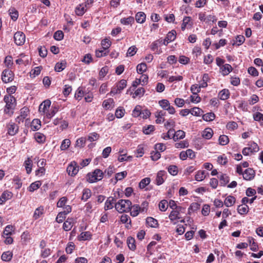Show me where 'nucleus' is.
<instances>
[{
	"label": "nucleus",
	"mask_w": 263,
	"mask_h": 263,
	"mask_svg": "<svg viewBox=\"0 0 263 263\" xmlns=\"http://www.w3.org/2000/svg\"><path fill=\"white\" fill-rule=\"evenodd\" d=\"M146 222L148 226L152 228H157L158 226L157 220L151 217H148L146 218Z\"/></svg>",
	"instance_id": "17"
},
{
	"label": "nucleus",
	"mask_w": 263,
	"mask_h": 263,
	"mask_svg": "<svg viewBox=\"0 0 263 263\" xmlns=\"http://www.w3.org/2000/svg\"><path fill=\"white\" fill-rule=\"evenodd\" d=\"M220 184L222 185H226L229 181V177L226 174H222L219 176Z\"/></svg>",
	"instance_id": "37"
},
{
	"label": "nucleus",
	"mask_w": 263,
	"mask_h": 263,
	"mask_svg": "<svg viewBox=\"0 0 263 263\" xmlns=\"http://www.w3.org/2000/svg\"><path fill=\"white\" fill-rule=\"evenodd\" d=\"M151 182L149 178L146 177L141 180L139 184V186L140 189H144L147 185Z\"/></svg>",
	"instance_id": "45"
},
{
	"label": "nucleus",
	"mask_w": 263,
	"mask_h": 263,
	"mask_svg": "<svg viewBox=\"0 0 263 263\" xmlns=\"http://www.w3.org/2000/svg\"><path fill=\"white\" fill-rule=\"evenodd\" d=\"M140 210L141 208L138 205H134L133 206L131 205V208L129 210L131 216L133 217L137 216L139 214Z\"/></svg>",
	"instance_id": "22"
},
{
	"label": "nucleus",
	"mask_w": 263,
	"mask_h": 263,
	"mask_svg": "<svg viewBox=\"0 0 263 263\" xmlns=\"http://www.w3.org/2000/svg\"><path fill=\"white\" fill-rule=\"evenodd\" d=\"M232 66L228 64H224L220 67V71L222 75L227 76L232 70Z\"/></svg>",
	"instance_id": "13"
},
{
	"label": "nucleus",
	"mask_w": 263,
	"mask_h": 263,
	"mask_svg": "<svg viewBox=\"0 0 263 263\" xmlns=\"http://www.w3.org/2000/svg\"><path fill=\"white\" fill-rule=\"evenodd\" d=\"M70 145V141L68 139H65L62 142L60 148L62 151L67 149Z\"/></svg>",
	"instance_id": "38"
},
{
	"label": "nucleus",
	"mask_w": 263,
	"mask_h": 263,
	"mask_svg": "<svg viewBox=\"0 0 263 263\" xmlns=\"http://www.w3.org/2000/svg\"><path fill=\"white\" fill-rule=\"evenodd\" d=\"M73 223V219L72 218H68L63 224V229L66 231H69L72 228Z\"/></svg>",
	"instance_id": "18"
},
{
	"label": "nucleus",
	"mask_w": 263,
	"mask_h": 263,
	"mask_svg": "<svg viewBox=\"0 0 263 263\" xmlns=\"http://www.w3.org/2000/svg\"><path fill=\"white\" fill-rule=\"evenodd\" d=\"M24 165L27 174H30L32 171V161L29 158L24 162Z\"/></svg>",
	"instance_id": "26"
},
{
	"label": "nucleus",
	"mask_w": 263,
	"mask_h": 263,
	"mask_svg": "<svg viewBox=\"0 0 263 263\" xmlns=\"http://www.w3.org/2000/svg\"><path fill=\"white\" fill-rule=\"evenodd\" d=\"M162 42L159 40L153 42L151 45V49L153 51L157 52L158 54H159L161 52V51L158 49L159 44Z\"/></svg>",
	"instance_id": "24"
},
{
	"label": "nucleus",
	"mask_w": 263,
	"mask_h": 263,
	"mask_svg": "<svg viewBox=\"0 0 263 263\" xmlns=\"http://www.w3.org/2000/svg\"><path fill=\"white\" fill-rule=\"evenodd\" d=\"M127 243L129 249L132 251L135 250L136 246L135 245V240L133 237H128L127 239Z\"/></svg>",
	"instance_id": "28"
},
{
	"label": "nucleus",
	"mask_w": 263,
	"mask_h": 263,
	"mask_svg": "<svg viewBox=\"0 0 263 263\" xmlns=\"http://www.w3.org/2000/svg\"><path fill=\"white\" fill-rule=\"evenodd\" d=\"M151 157L153 161L158 160L161 157L160 153L157 151H153L151 152Z\"/></svg>",
	"instance_id": "64"
},
{
	"label": "nucleus",
	"mask_w": 263,
	"mask_h": 263,
	"mask_svg": "<svg viewBox=\"0 0 263 263\" xmlns=\"http://www.w3.org/2000/svg\"><path fill=\"white\" fill-rule=\"evenodd\" d=\"M51 105V101L49 100H46L43 101L39 106V111L40 112L46 114Z\"/></svg>",
	"instance_id": "12"
},
{
	"label": "nucleus",
	"mask_w": 263,
	"mask_h": 263,
	"mask_svg": "<svg viewBox=\"0 0 263 263\" xmlns=\"http://www.w3.org/2000/svg\"><path fill=\"white\" fill-rule=\"evenodd\" d=\"M165 174V172L163 171H160L157 173L156 182L158 185H160L164 182V179L163 177L164 176Z\"/></svg>",
	"instance_id": "14"
},
{
	"label": "nucleus",
	"mask_w": 263,
	"mask_h": 263,
	"mask_svg": "<svg viewBox=\"0 0 263 263\" xmlns=\"http://www.w3.org/2000/svg\"><path fill=\"white\" fill-rule=\"evenodd\" d=\"M255 176L254 171L251 168H247L243 173V178L246 180H251L254 178Z\"/></svg>",
	"instance_id": "11"
},
{
	"label": "nucleus",
	"mask_w": 263,
	"mask_h": 263,
	"mask_svg": "<svg viewBox=\"0 0 263 263\" xmlns=\"http://www.w3.org/2000/svg\"><path fill=\"white\" fill-rule=\"evenodd\" d=\"M91 195V192L90 190L88 189H85L83 190L81 199L84 201H86L88 198L90 197Z\"/></svg>",
	"instance_id": "33"
},
{
	"label": "nucleus",
	"mask_w": 263,
	"mask_h": 263,
	"mask_svg": "<svg viewBox=\"0 0 263 263\" xmlns=\"http://www.w3.org/2000/svg\"><path fill=\"white\" fill-rule=\"evenodd\" d=\"M115 199L112 197L108 198V199H107L105 203L104 209L105 211L113 208L114 204H115Z\"/></svg>",
	"instance_id": "15"
},
{
	"label": "nucleus",
	"mask_w": 263,
	"mask_h": 263,
	"mask_svg": "<svg viewBox=\"0 0 263 263\" xmlns=\"http://www.w3.org/2000/svg\"><path fill=\"white\" fill-rule=\"evenodd\" d=\"M215 115L213 112H209L202 115V119L205 121H211L215 119Z\"/></svg>",
	"instance_id": "35"
},
{
	"label": "nucleus",
	"mask_w": 263,
	"mask_h": 263,
	"mask_svg": "<svg viewBox=\"0 0 263 263\" xmlns=\"http://www.w3.org/2000/svg\"><path fill=\"white\" fill-rule=\"evenodd\" d=\"M176 36V32L175 30H172L171 31L169 32L166 36V40L168 41V42H172L175 39Z\"/></svg>",
	"instance_id": "44"
},
{
	"label": "nucleus",
	"mask_w": 263,
	"mask_h": 263,
	"mask_svg": "<svg viewBox=\"0 0 263 263\" xmlns=\"http://www.w3.org/2000/svg\"><path fill=\"white\" fill-rule=\"evenodd\" d=\"M168 204L166 200H161L159 204V208L161 211H165L167 210Z\"/></svg>",
	"instance_id": "47"
},
{
	"label": "nucleus",
	"mask_w": 263,
	"mask_h": 263,
	"mask_svg": "<svg viewBox=\"0 0 263 263\" xmlns=\"http://www.w3.org/2000/svg\"><path fill=\"white\" fill-rule=\"evenodd\" d=\"M111 42L108 39H105L101 42V45L103 49L107 50L110 46Z\"/></svg>",
	"instance_id": "48"
},
{
	"label": "nucleus",
	"mask_w": 263,
	"mask_h": 263,
	"mask_svg": "<svg viewBox=\"0 0 263 263\" xmlns=\"http://www.w3.org/2000/svg\"><path fill=\"white\" fill-rule=\"evenodd\" d=\"M64 33L61 30L57 31L53 35L54 39L57 41H61L63 39Z\"/></svg>",
	"instance_id": "56"
},
{
	"label": "nucleus",
	"mask_w": 263,
	"mask_h": 263,
	"mask_svg": "<svg viewBox=\"0 0 263 263\" xmlns=\"http://www.w3.org/2000/svg\"><path fill=\"white\" fill-rule=\"evenodd\" d=\"M84 96V92L83 90L80 87L78 88L74 95L75 98L78 100H80Z\"/></svg>",
	"instance_id": "53"
},
{
	"label": "nucleus",
	"mask_w": 263,
	"mask_h": 263,
	"mask_svg": "<svg viewBox=\"0 0 263 263\" xmlns=\"http://www.w3.org/2000/svg\"><path fill=\"white\" fill-rule=\"evenodd\" d=\"M108 53V50H106L104 49L101 50H98L96 51V55L98 58H101L103 56L106 55Z\"/></svg>",
	"instance_id": "59"
},
{
	"label": "nucleus",
	"mask_w": 263,
	"mask_h": 263,
	"mask_svg": "<svg viewBox=\"0 0 263 263\" xmlns=\"http://www.w3.org/2000/svg\"><path fill=\"white\" fill-rule=\"evenodd\" d=\"M34 138L39 143H42L45 140V136L40 133H36L34 135Z\"/></svg>",
	"instance_id": "51"
},
{
	"label": "nucleus",
	"mask_w": 263,
	"mask_h": 263,
	"mask_svg": "<svg viewBox=\"0 0 263 263\" xmlns=\"http://www.w3.org/2000/svg\"><path fill=\"white\" fill-rule=\"evenodd\" d=\"M85 7L86 6L83 4L78 6L75 10L76 14L80 16L83 15L86 11Z\"/></svg>",
	"instance_id": "29"
},
{
	"label": "nucleus",
	"mask_w": 263,
	"mask_h": 263,
	"mask_svg": "<svg viewBox=\"0 0 263 263\" xmlns=\"http://www.w3.org/2000/svg\"><path fill=\"white\" fill-rule=\"evenodd\" d=\"M146 69L147 65L145 63H140L137 66V71L139 73H142L146 70Z\"/></svg>",
	"instance_id": "42"
},
{
	"label": "nucleus",
	"mask_w": 263,
	"mask_h": 263,
	"mask_svg": "<svg viewBox=\"0 0 263 263\" xmlns=\"http://www.w3.org/2000/svg\"><path fill=\"white\" fill-rule=\"evenodd\" d=\"M205 177V172L204 171H198L195 176V180L197 181L203 180Z\"/></svg>",
	"instance_id": "31"
},
{
	"label": "nucleus",
	"mask_w": 263,
	"mask_h": 263,
	"mask_svg": "<svg viewBox=\"0 0 263 263\" xmlns=\"http://www.w3.org/2000/svg\"><path fill=\"white\" fill-rule=\"evenodd\" d=\"M126 81L125 80L122 79L120 80L118 84H117L116 87L117 89L119 90V92H121L124 88L126 87Z\"/></svg>",
	"instance_id": "40"
},
{
	"label": "nucleus",
	"mask_w": 263,
	"mask_h": 263,
	"mask_svg": "<svg viewBox=\"0 0 263 263\" xmlns=\"http://www.w3.org/2000/svg\"><path fill=\"white\" fill-rule=\"evenodd\" d=\"M185 209L180 206L175 207L171 212L168 217L171 221L181 218V213H184Z\"/></svg>",
	"instance_id": "4"
},
{
	"label": "nucleus",
	"mask_w": 263,
	"mask_h": 263,
	"mask_svg": "<svg viewBox=\"0 0 263 263\" xmlns=\"http://www.w3.org/2000/svg\"><path fill=\"white\" fill-rule=\"evenodd\" d=\"M159 104L164 110H165V108L170 105V103L167 100L162 99L159 101Z\"/></svg>",
	"instance_id": "63"
},
{
	"label": "nucleus",
	"mask_w": 263,
	"mask_h": 263,
	"mask_svg": "<svg viewBox=\"0 0 263 263\" xmlns=\"http://www.w3.org/2000/svg\"><path fill=\"white\" fill-rule=\"evenodd\" d=\"M44 208L43 206H40L35 209L33 217L34 219H38L43 214Z\"/></svg>",
	"instance_id": "30"
},
{
	"label": "nucleus",
	"mask_w": 263,
	"mask_h": 263,
	"mask_svg": "<svg viewBox=\"0 0 263 263\" xmlns=\"http://www.w3.org/2000/svg\"><path fill=\"white\" fill-rule=\"evenodd\" d=\"M41 183L40 181H35L30 185L28 188V190L30 192H32L38 189L41 186Z\"/></svg>",
	"instance_id": "43"
},
{
	"label": "nucleus",
	"mask_w": 263,
	"mask_h": 263,
	"mask_svg": "<svg viewBox=\"0 0 263 263\" xmlns=\"http://www.w3.org/2000/svg\"><path fill=\"white\" fill-rule=\"evenodd\" d=\"M8 134L11 136L15 135L18 130V126L14 122L10 121L7 125Z\"/></svg>",
	"instance_id": "9"
},
{
	"label": "nucleus",
	"mask_w": 263,
	"mask_h": 263,
	"mask_svg": "<svg viewBox=\"0 0 263 263\" xmlns=\"http://www.w3.org/2000/svg\"><path fill=\"white\" fill-rule=\"evenodd\" d=\"M114 103L113 99L109 98L103 102L102 106L106 109H109L112 108V104Z\"/></svg>",
	"instance_id": "23"
},
{
	"label": "nucleus",
	"mask_w": 263,
	"mask_h": 263,
	"mask_svg": "<svg viewBox=\"0 0 263 263\" xmlns=\"http://www.w3.org/2000/svg\"><path fill=\"white\" fill-rule=\"evenodd\" d=\"M103 177V172L99 169H96L92 173L87 174V180L89 183H93L102 180Z\"/></svg>",
	"instance_id": "3"
},
{
	"label": "nucleus",
	"mask_w": 263,
	"mask_h": 263,
	"mask_svg": "<svg viewBox=\"0 0 263 263\" xmlns=\"http://www.w3.org/2000/svg\"><path fill=\"white\" fill-rule=\"evenodd\" d=\"M137 51V48L135 46H133L129 47L126 53V56H133L134 55Z\"/></svg>",
	"instance_id": "58"
},
{
	"label": "nucleus",
	"mask_w": 263,
	"mask_h": 263,
	"mask_svg": "<svg viewBox=\"0 0 263 263\" xmlns=\"http://www.w3.org/2000/svg\"><path fill=\"white\" fill-rule=\"evenodd\" d=\"M213 135V130L210 128H207L203 131L202 136L206 139H210L212 137Z\"/></svg>",
	"instance_id": "21"
},
{
	"label": "nucleus",
	"mask_w": 263,
	"mask_h": 263,
	"mask_svg": "<svg viewBox=\"0 0 263 263\" xmlns=\"http://www.w3.org/2000/svg\"><path fill=\"white\" fill-rule=\"evenodd\" d=\"M154 130L155 127L152 125H149L147 126H144L143 128V132L146 135L150 134Z\"/></svg>",
	"instance_id": "54"
},
{
	"label": "nucleus",
	"mask_w": 263,
	"mask_h": 263,
	"mask_svg": "<svg viewBox=\"0 0 263 263\" xmlns=\"http://www.w3.org/2000/svg\"><path fill=\"white\" fill-rule=\"evenodd\" d=\"M191 114L195 116H200L203 112V110L197 107H195L190 109Z\"/></svg>",
	"instance_id": "34"
},
{
	"label": "nucleus",
	"mask_w": 263,
	"mask_h": 263,
	"mask_svg": "<svg viewBox=\"0 0 263 263\" xmlns=\"http://www.w3.org/2000/svg\"><path fill=\"white\" fill-rule=\"evenodd\" d=\"M4 101L6 103L5 108L4 112L5 114L10 116L12 115L13 113V109L16 106V100L15 98L12 96H5L4 98Z\"/></svg>",
	"instance_id": "1"
},
{
	"label": "nucleus",
	"mask_w": 263,
	"mask_h": 263,
	"mask_svg": "<svg viewBox=\"0 0 263 263\" xmlns=\"http://www.w3.org/2000/svg\"><path fill=\"white\" fill-rule=\"evenodd\" d=\"M132 202L127 199H120L115 203V207L119 213L128 212L131 208Z\"/></svg>",
	"instance_id": "2"
},
{
	"label": "nucleus",
	"mask_w": 263,
	"mask_h": 263,
	"mask_svg": "<svg viewBox=\"0 0 263 263\" xmlns=\"http://www.w3.org/2000/svg\"><path fill=\"white\" fill-rule=\"evenodd\" d=\"M66 67V62H62L61 63H57L54 67V70L56 71L60 72L64 70Z\"/></svg>",
	"instance_id": "41"
},
{
	"label": "nucleus",
	"mask_w": 263,
	"mask_h": 263,
	"mask_svg": "<svg viewBox=\"0 0 263 263\" xmlns=\"http://www.w3.org/2000/svg\"><path fill=\"white\" fill-rule=\"evenodd\" d=\"M58 111V108L56 107H52V109L50 111L46 112V117L48 119H51Z\"/></svg>",
	"instance_id": "52"
},
{
	"label": "nucleus",
	"mask_w": 263,
	"mask_h": 263,
	"mask_svg": "<svg viewBox=\"0 0 263 263\" xmlns=\"http://www.w3.org/2000/svg\"><path fill=\"white\" fill-rule=\"evenodd\" d=\"M79 171V166L77 165V163L75 161H72L68 166L67 168V172L69 175L71 176H75Z\"/></svg>",
	"instance_id": "8"
},
{
	"label": "nucleus",
	"mask_w": 263,
	"mask_h": 263,
	"mask_svg": "<svg viewBox=\"0 0 263 263\" xmlns=\"http://www.w3.org/2000/svg\"><path fill=\"white\" fill-rule=\"evenodd\" d=\"M169 173L173 176H175L178 174V168L176 165H170L167 168Z\"/></svg>",
	"instance_id": "55"
},
{
	"label": "nucleus",
	"mask_w": 263,
	"mask_h": 263,
	"mask_svg": "<svg viewBox=\"0 0 263 263\" xmlns=\"http://www.w3.org/2000/svg\"><path fill=\"white\" fill-rule=\"evenodd\" d=\"M40 121L38 119H34L31 123V129L33 130H38L41 126L40 124Z\"/></svg>",
	"instance_id": "50"
},
{
	"label": "nucleus",
	"mask_w": 263,
	"mask_h": 263,
	"mask_svg": "<svg viewBox=\"0 0 263 263\" xmlns=\"http://www.w3.org/2000/svg\"><path fill=\"white\" fill-rule=\"evenodd\" d=\"M191 20V18L189 16H185L183 18V22L181 25V29L182 30H184L185 29V28L187 27V25L189 24Z\"/></svg>",
	"instance_id": "62"
},
{
	"label": "nucleus",
	"mask_w": 263,
	"mask_h": 263,
	"mask_svg": "<svg viewBox=\"0 0 263 263\" xmlns=\"http://www.w3.org/2000/svg\"><path fill=\"white\" fill-rule=\"evenodd\" d=\"M185 137V133L181 130H178L176 132H174V136L173 137L174 141L184 138Z\"/></svg>",
	"instance_id": "25"
},
{
	"label": "nucleus",
	"mask_w": 263,
	"mask_h": 263,
	"mask_svg": "<svg viewBox=\"0 0 263 263\" xmlns=\"http://www.w3.org/2000/svg\"><path fill=\"white\" fill-rule=\"evenodd\" d=\"M135 18L137 23L142 24L145 21L146 15L143 12H139L136 14Z\"/></svg>",
	"instance_id": "19"
},
{
	"label": "nucleus",
	"mask_w": 263,
	"mask_h": 263,
	"mask_svg": "<svg viewBox=\"0 0 263 263\" xmlns=\"http://www.w3.org/2000/svg\"><path fill=\"white\" fill-rule=\"evenodd\" d=\"M248 145V146L245 147L242 151L243 155L245 156L249 155L251 154L257 152L259 151L258 145L254 142H250Z\"/></svg>",
	"instance_id": "5"
},
{
	"label": "nucleus",
	"mask_w": 263,
	"mask_h": 263,
	"mask_svg": "<svg viewBox=\"0 0 263 263\" xmlns=\"http://www.w3.org/2000/svg\"><path fill=\"white\" fill-rule=\"evenodd\" d=\"M127 175V172L126 171H123L120 173H118L116 174L115 179L116 182L118 180H121L123 178H124Z\"/></svg>",
	"instance_id": "61"
},
{
	"label": "nucleus",
	"mask_w": 263,
	"mask_h": 263,
	"mask_svg": "<svg viewBox=\"0 0 263 263\" xmlns=\"http://www.w3.org/2000/svg\"><path fill=\"white\" fill-rule=\"evenodd\" d=\"M9 12L11 19L13 21H16L18 16L17 11L15 8H12L9 9Z\"/></svg>",
	"instance_id": "39"
},
{
	"label": "nucleus",
	"mask_w": 263,
	"mask_h": 263,
	"mask_svg": "<svg viewBox=\"0 0 263 263\" xmlns=\"http://www.w3.org/2000/svg\"><path fill=\"white\" fill-rule=\"evenodd\" d=\"M229 138L226 135H221L219 138V144L221 145H226L229 143Z\"/></svg>",
	"instance_id": "46"
},
{
	"label": "nucleus",
	"mask_w": 263,
	"mask_h": 263,
	"mask_svg": "<svg viewBox=\"0 0 263 263\" xmlns=\"http://www.w3.org/2000/svg\"><path fill=\"white\" fill-rule=\"evenodd\" d=\"M238 212L241 214H246L249 211V207L247 204H241L237 208Z\"/></svg>",
	"instance_id": "27"
},
{
	"label": "nucleus",
	"mask_w": 263,
	"mask_h": 263,
	"mask_svg": "<svg viewBox=\"0 0 263 263\" xmlns=\"http://www.w3.org/2000/svg\"><path fill=\"white\" fill-rule=\"evenodd\" d=\"M2 81L5 83H9L13 80V73L9 69H5L2 74Z\"/></svg>",
	"instance_id": "6"
},
{
	"label": "nucleus",
	"mask_w": 263,
	"mask_h": 263,
	"mask_svg": "<svg viewBox=\"0 0 263 263\" xmlns=\"http://www.w3.org/2000/svg\"><path fill=\"white\" fill-rule=\"evenodd\" d=\"M12 231L13 227L12 226H7L3 232V237H5L6 236H10Z\"/></svg>",
	"instance_id": "49"
},
{
	"label": "nucleus",
	"mask_w": 263,
	"mask_h": 263,
	"mask_svg": "<svg viewBox=\"0 0 263 263\" xmlns=\"http://www.w3.org/2000/svg\"><path fill=\"white\" fill-rule=\"evenodd\" d=\"M253 119L255 121H258L261 125H263V114L256 112L253 115Z\"/></svg>",
	"instance_id": "36"
},
{
	"label": "nucleus",
	"mask_w": 263,
	"mask_h": 263,
	"mask_svg": "<svg viewBox=\"0 0 263 263\" xmlns=\"http://www.w3.org/2000/svg\"><path fill=\"white\" fill-rule=\"evenodd\" d=\"M14 41L17 45H22L25 42V35L23 32L18 31L14 35Z\"/></svg>",
	"instance_id": "7"
},
{
	"label": "nucleus",
	"mask_w": 263,
	"mask_h": 263,
	"mask_svg": "<svg viewBox=\"0 0 263 263\" xmlns=\"http://www.w3.org/2000/svg\"><path fill=\"white\" fill-rule=\"evenodd\" d=\"M85 139L84 138L81 137L76 141L75 146L80 148L83 147L85 145Z\"/></svg>",
	"instance_id": "60"
},
{
	"label": "nucleus",
	"mask_w": 263,
	"mask_h": 263,
	"mask_svg": "<svg viewBox=\"0 0 263 263\" xmlns=\"http://www.w3.org/2000/svg\"><path fill=\"white\" fill-rule=\"evenodd\" d=\"M235 198L232 196H228L224 201V204L227 207H230L232 206L235 202Z\"/></svg>",
	"instance_id": "20"
},
{
	"label": "nucleus",
	"mask_w": 263,
	"mask_h": 263,
	"mask_svg": "<svg viewBox=\"0 0 263 263\" xmlns=\"http://www.w3.org/2000/svg\"><path fill=\"white\" fill-rule=\"evenodd\" d=\"M12 257V253L10 251L4 252L1 256L2 259L3 261H9Z\"/></svg>",
	"instance_id": "32"
},
{
	"label": "nucleus",
	"mask_w": 263,
	"mask_h": 263,
	"mask_svg": "<svg viewBox=\"0 0 263 263\" xmlns=\"http://www.w3.org/2000/svg\"><path fill=\"white\" fill-rule=\"evenodd\" d=\"M230 91L228 89L221 90L218 93V96L221 100H226L230 97Z\"/></svg>",
	"instance_id": "16"
},
{
	"label": "nucleus",
	"mask_w": 263,
	"mask_h": 263,
	"mask_svg": "<svg viewBox=\"0 0 263 263\" xmlns=\"http://www.w3.org/2000/svg\"><path fill=\"white\" fill-rule=\"evenodd\" d=\"M29 114V109L27 107H24L20 110V115L16 118V121L18 123L23 122L24 120L27 118Z\"/></svg>",
	"instance_id": "10"
},
{
	"label": "nucleus",
	"mask_w": 263,
	"mask_h": 263,
	"mask_svg": "<svg viewBox=\"0 0 263 263\" xmlns=\"http://www.w3.org/2000/svg\"><path fill=\"white\" fill-rule=\"evenodd\" d=\"M100 136L97 133H90L88 136V140L90 142H92L97 140Z\"/></svg>",
	"instance_id": "57"
}]
</instances>
